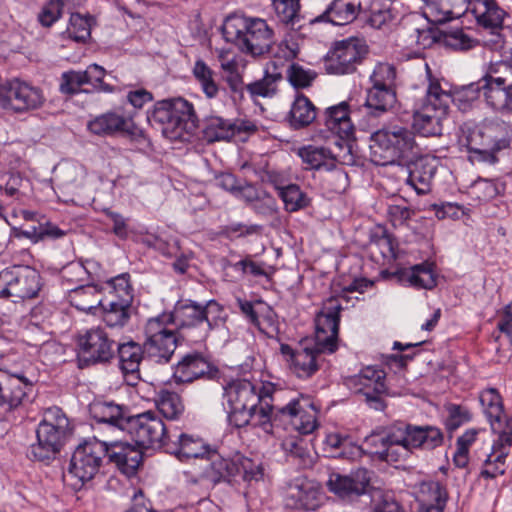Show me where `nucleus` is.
<instances>
[{"mask_svg": "<svg viewBox=\"0 0 512 512\" xmlns=\"http://www.w3.org/2000/svg\"><path fill=\"white\" fill-rule=\"evenodd\" d=\"M372 472L366 468H357L347 475L331 473L327 480L330 492L343 499H352L366 493Z\"/></svg>", "mask_w": 512, "mask_h": 512, "instance_id": "20", "label": "nucleus"}, {"mask_svg": "<svg viewBox=\"0 0 512 512\" xmlns=\"http://www.w3.org/2000/svg\"><path fill=\"white\" fill-rule=\"evenodd\" d=\"M408 177L406 183L417 194H427L431 190L432 180L436 173V161L428 156L418 157L407 165Z\"/></svg>", "mask_w": 512, "mask_h": 512, "instance_id": "28", "label": "nucleus"}, {"mask_svg": "<svg viewBox=\"0 0 512 512\" xmlns=\"http://www.w3.org/2000/svg\"><path fill=\"white\" fill-rule=\"evenodd\" d=\"M193 75L207 98H215L218 95L219 86L215 80V72L203 60L195 62Z\"/></svg>", "mask_w": 512, "mask_h": 512, "instance_id": "48", "label": "nucleus"}, {"mask_svg": "<svg viewBox=\"0 0 512 512\" xmlns=\"http://www.w3.org/2000/svg\"><path fill=\"white\" fill-rule=\"evenodd\" d=\"M368 53L365 41L349 37L336 41L327 53L324 66L328 74L345 75L356 71Z\"/></svg>", "mask_w": 512, "mask_h": 512, "instance_id": "12", "label": "nucleus"}, {"mask_svg": "<svg viewBox=\"0 0 512 512\" xmlns=\"http://www.w3.org/2000/svg\"><path fill=\"white\" fill-rule=\"evenodd\" d=\"M482 97L481 80L462 86L452 92L451 102L461 111L468 110L472 104Z\"/></svg>", "mask_w": 512, "mask_h": 512, "instance_id": "51", "label": "nucleus"}, {"mask_svg": "<svg viewBox=\"0 0 512 512\" xmlns=\"http://www.w3.org/2000/svg\"><path fill=\"white\" fill-rule=\"evenodd\" d=\"M78 357L86 366L90 364L108 363L116 353V342L102 327L86 330L78 337Z\"/></svg>", "mask_w": 512, "mask_h": 512, "instance_id": "14", "label": "nucleus"}, {"mask_svg": "<svg viewBox=\"0 0 512 512\" xmlns=\"http://www.w3.org/2000/svg\"><path fill=\"white\" fill-rule=\"evenodd\" d=\"M97 288L93 285L77 287L70 291V302L81 311H90L97 306L102 308V319L110 328L124 327L130 319L131 302L126 304L122 301L105 297L104 299H94L84 302L80 299L81 295L96 296Z\"/></svg>", "mask_w": 512, "mask_h": 512, "instance_id": "8", "label": "nucleus"}, {"mask_svg": "<svg viewBox=\"0 0 512 512\" xmlns=\"http://www.w3.org/2000/svg\"><path fill=\"white\" fill-rule=\"evenodd\" d=\"M33 384L34 380L25 371L11 373L0 369V407L10 411L20 406Z\"/></svg>", "mask_w": 512, "mask_h": 512, "instance_id": "19", "label": "nucleus"}, {"mask_svg": "<svg viewBox=\"0 0 512 512\" xmlns=\"http://www.w3.org/2000/svg\"><path fill=\"white\" fill-rule=\"evenodd\" d=\"M148 120L159 125L165 137L176 139L183 130L196 127L198 118L193 105L179 97L156 102Z\"/></svg>", "mask_w": 512, "mask_h": 512, "instance_id": "7", "label": "nucleus"}, {"mask_svg": "<svg viewBox=\"0 0 512 512\" xmlns=\"http://www.w3.org/2000/svg\"><path fill=\"white\" fill-rule=\"evenodd\" d=\"M240 474L238 463L223 458L215 449H212L198 463L195 475L191 483H206L214 487L221 482H229L233 477Z\"/></svg>", "mask_w": 512, "mask_h": 512, "instance_id": "16", "label": "nucleus"}, {"mask_svg": "<svg viewBox=\"0 0 512 512\" xmlns=\"http://www.w3.org/2000/svg\"><path fill=\"white\" fill-rule=\"evenodd\" d=\"M446 112L430 105H423L420 110L413 113V128L425 137L441 135V121Z\"/></svg>", "mask_w": 512, "mask_h": 512, "instance_id": "34", "label": "nucleus"}, {"mask_svg": "<svg viewBox=\"0 0 512 512\" xmlns=\"http://www.w3.org/2000/svg\"><path fill=\"white\" fill-rule=\"evenodd\" d=\"M445 411L447 412L445 426L450 432L457 430L460 426L469 422L471 419L469 409L458 404H446Z\"/></svg>", "mask_w": 512, "mask_h": 512, "instance_id": "58", "label": "nucleus"}, {"mask_svg": "<svg viewBox=\"0 0 512 512\" xmlns=\"http://www.w3.org/2000/svg\"><path fill=\"white\" fill-rule=\"evenodd\" d=\"M286 505L297 510L313 511L320 505V491L305 478H296L286 490Z\"/></svg>", "mask_w": 512, "mask_h": 512, "instance_id": "23", "label": "nucleus"}, {"mask_svg": "<svg viewBox=\"0 0 512 512\" xmlns=\"http://www.w3.org/2000/svg\"><path fill=\"white\" fill-rule=\"evenodd\" d=\"M401 280L415 288L432 289L436 285L434 273L428 264H418L404 269L401 271Z\"/></svg>", "mask_w": 512, "mask_h": 512, "instance_id": "47", "label": "nucleus"}, {"mask_svg": "<svg viewBox=\"0 0 512 512\" xmlns=\"http://www.w3.org/2000/svg\"><path fill=\"white\" fill-rule=\"evenodd\" d=\"M482 97L487 106L498 112L512 110V90L506 85L481 78Z\"/></svg>", "mask_w": 512, "mask_h": 512, "instance_id": "35", "label": "nucleus"}, {"mask_svg": "<svg viewBox=\"0 0 512 512\" xmlns=\"http://www.w3.org/2000/svg\"><path fill=\"white\" fill-rule=\"evenodd\" d=\"M441 43L453 50L466 51L476 45V41L467 35L462 29L442 31Z\"/></svg>", "mask_w": 512, "mask_h": 512, "instance_id": "54", "label": "nucleus"}, {"mask_svg": "<svg viewBox=\"0 0 512 512\" xmlns=\"http://www.w3.org/2000/svg\"><path fill=\"white\" fill-rule=\"evenodd\" d=\"M127 432L140 448L163 449L167 453V445L171 443L166 425L152 411L132 416Z\"/></svg>", "mask_w": 512, "mask_h": 512, "instance_id": "11", "label": "nucleus"}, {"mask_svg": "<svg viewBox=\"0 0 512 512\" xmlns=\"http://www.w3.org/2000/svg\"><path fill=\"white\" fill-rule=\"evenodd\" d=\"M388 439L386 448L376 452L380 460L396 463L406 458L409 452L412 451L410 446H408L407 438L401 425L390 428V438Z\"/></svg>", "mask_w": 512, "mask_h": 512, "instance_id": "36", "label": "nucleus"}, {"mask_svg": "<svg viewBox=\"0 0 512 512\" xmlns=\"http://www.w3.org/2000/svg\"><path fill=\"white\" fill-rule=\"evenodd\" d=\"M371 246L379 251L383 259L390 261L397 258L396 239L386 230H382L379 234L375 233L372 235Z\"/></svg>", "mask_w": 512, "mask_h": 512, "instance_id": "55", "label": "nucleus"}, {"mask_svg": "<svg viewBox=\"0 0 512 512\" xmlns=\"http://www.w3.org/2000/svg\"><path fill=\"white\" fill-rule=\"evenodd\" d=\"M316 72L305 69L297 63H292L287 70V78L295 88H306L315 80Z\"/></svg>", "mask_w": 512, "mask_h": 512, "instance_id": "60", "label": "nucleus"}, {"mask_svg": "<svg viewBox=\"0 0 512 512\" xmlns=\"http://www.w3.org/2000/svg\"><path fill=\"white\" fill-rule=\"evenodd\" d=\"M480 403L491 424L492 430L503 428V422L506 418L502 398L495 388L483 390L479 396Z\"/></svg>", "mask_w": 512, "mask_h": 512, "instance_id": "39", "label": "nucleus"}, {"mask_svg": "<svg viewBox=\"0 0 512 512\" xmlns=\"http://www.w3.org/2000/svg\"><path fill=\"white\" fill-rule=\"evenodd\" d=\"M472 0H425V13L434 17V21H444L453 16H460L469 11Z\"/></svg>", "mask_w": 512, "mask_h": 512, "instance_id": "38", "label": "nucleus"}, {"mask_svg": "<svg viewBox=\"0 0 512 512\" xmlns=\"http://www.w3.org/2000/svg\"><path fill=\"white\" fill-rule=\"evenodd\" d=\"M159 412L169 420H178L183 415L185 406L181 396L173 391L161 390L155 399Z\"/></svg>", "mask_w": 512, "mask_h": 512, "instance_id": "44", "label": "nucleus"}, {"mask_svg": "<svg viewBox=\"0 0 512 512\" xmlns=\"http://www.w3.org/2000/svg\"><path fill=\"white\" fill-rule=\"evenodd\" d=\"M402 429L407 438L411 450H433L442 446L444 442L443 432L436 426L403 424Z\"/></svg>", "mask_w": 512, "mask_h": 512, "instance_id": "29", "label": "nucleus"}, {"mask_svg": "<svg viewBox=\"0 0 512 512\" xmlns=\"http://www.w3.org/2000/svg\"><path fill=\"white\" fill-rule=\"evenodd\" d=\"M211 450L201 438L186 433L178 435L176 441L171 440L167 445V453L175 455L180 461L194 459L199 463Z\"/></svg>", "mask_w": 512, "mask_h": 512, "instance_id": "30", "label": "nucleus"}, {"mask_svg": "<svg viewBox=\"0 0 512 512\" xmlns=\"http://www.w3.org/2000/svg\"><path fill=\"white\" fill-rule=\"evenodd\" d=\"M40 274L28 266H13L0 272V298L13 302L32 299L41 289Z\"/></svg>", "mask_w": 512, "mask_h": 512, "instance_id": "10", "label": "nucleus"}, {"mask_svg": "<svg viewBox=\"0 0 512 512\" xmlns=\"http://www.w3.org/2000/svg\"><path fill=\"white\" fill-rule=\"evenodd\" d=\"M221 32L227 43L233 44L241 53L262 57L271 52L275 44L274 31L266 20L232 13L226 16Z\"/></svg>", "mask_w": 512, "mask_h": 512, "instance_id": "4", "label": "nucleus"}, {"mask_svg": "<svg viewBox=\"0 0 512 512\" xmlns=\"http://www.w3.org/2000/svg\"><path fill=\"white\" fill-rule=\"evenodd\" d=\"M63 2L61 0H52L48 2L38 15V19L43 26L49 27L56 22L62 13Z\"/></svg>", "mask_w": 512, "mask_h": 512, "instance_id": "63", "label": "nucleus"}, {"mask_svg": "<svg viewBox=\"0 0 512 512\" xmlns=\"http://www.w3.org/2000/svg\"><path fill=\"white\" fill-rule=\"evenodd\" d=\"M396 79V69L393 65L389 63H378L372 75L370 76V80L372 82V86L378 87H387L393 88L395 85Z\"/></svg>", "mask_w": 512, "mask_h": 512, "instance_id": "61", "label": "nucleus"}, {"mask_svg": "<svg viewBox=\"0 0 512 512\" xmlns=\"http://www.w3.org/2000/svg\"><path fill=\"white\" fill-rule=\"evenodd\" d=\"M66 33L69 38L76 42H85L91 34L90 24L88 20L80 14H71Z\"/></svg>", "mask_w": 512, "mask_h": 512, "instance_id": "59", "label": "nucleus"}, {"mask_svg": "<svg viewBox=\"0 0 512 512\" xmlns=\"http://www.w3.org/2000/svg\"><path fill=\"white\" fill-rule=\"evenodd\" d=\"M512 142V126L499 119H484L479 124L464 123L460 128L458 143L469 153V160L494 164L496 153Z\"/></svg>", "mask_w": 512, "mask_h": 512, "instance_id": "2", "label": "nucleus"}, {"mask_svg": "<svg viewBox=\"0 0 512 512\" xmlns=\"http://www.w3.org/2000/svg\"><path fill=\"white\" fill-rule=\"evenodd\" d=\"M106 456L127 476L136 473L143 459L142 450L138 445L123 441L107 443Z\"/></svg>", "mask_w": 512, "mask_h": 512, "instance_id": "24", "label": "nucleus"}, {"mask_svg": "<svg viewBox=\"0 0 512 512\" xmlns=\"http://www.w3.org/2000/svg\"><path fill=\"white\" fill-rule=\"evenodd\" d=\"M412 34L410 35L412 41L420 49L430 48L436 42H441V34L437 28L424 25L423 27L413 26Z\"/></svg>", "mask_w": 512, "mask_h": 512, "instance_id": "56", "label": "nucleus"}, {"mask_svg": "<svg viewBox=\"0 0 512 512\" xmlns=\"http://www.w3.org/2000/svg\"><path fill=\"white\" fill-rule=\"evenodd\" d=\"M275 387L271 384L254 383L247 379L230 382L224 389L229 406L228 419L231 425L261 427L272 432L274 422L292 426L299 434L308 435L318 427L316 408L312 399L302 394L283 406L274 402Z\"/></svg>", "mask_w": 512, "mask_h": 512, "instance_id": "1", "label": "nucleus"}, {"mask_svg": "<svg viewBox=\"0 0 512 512\" xmlns=\"http://www.w3.org/2000/svg\"><path fill=\"white\" fill-rule=\"evenodd\" d=\"M396 101V94L393 88L372 86L367 94L365 105L368 114L379 116L386 112Z\"/></svg>", "mask_w": 512, "mask_h": 512, "instance_id": "42", "label": "nucleus"}, {"mask_svg": "<svg viewBox=\"0 0 512 512\" xmlns=\"http://www.w3.org/2000/svg\"><path fill=\"white\" fill-rule=\"evenodd\" d=\"M72 431L73 426L61 408L53 406L45 409L36 429V442L29 447V458L36 461L55 459Z\"/></svg>", "mask_w": 512, "mask_h": 512, "instance_id": "6", "label": "nucleus"}, {"mask_svg": "<svg viewBox=\"0 0 512 512\" xmlns=\"http://www.w3.org/2000/svg\"><path fill=\"white\" fill-rule=\"evenodd\" d=\"M273 7L276 17L280 22L291 27L299 23V0H273Z\"/></svg>", "mask_w": 512, "mask_h": 512, "instance_id": "53", "label": "nucleus"}, {"mask_svg": "<svg viewBox=\"0 0 512 512\" xmlns=\"http://www.w3.org/2000/svg\"><path fill=\"white\" fill-rule=\"evenodd\" d=\"M277 193L284 203V209L289 212H297L310 206L311 199L297 184L277 185Z\"/></svg>", "mask_w": 512, "mask_h": 512, "instance_id": "43", "label": "nucleus"}, {"mask_svg": "<svg viewBox=\"0 0 512 512\" xmlns=\"http://www.w3.org/2000/svg\"><path fill=\"white\" fill-rule=\"evenodd\" d=\"M469 11L474 15L479 25L491 29L492 33L502 28L506 13L495 0H472Z\"/></svg>", "mask_w": 512, "mask_h": 512, "instance_id": "33", "label": "nucleus"}, {"mask_svg": "<svg viewBox=\"0 0 512 512\" xmlns=\"http://www.w3.org/2000/svg\"><path fill=\"white\" fill-rule=\"evenodd\" d=\"M281 352L288 356L290 370L298 377L307 379L314 375L319 369L318 357L324 352L318 349V345L300 344L295 349L287 344L281 345Z\"/></svg>", "mask_w": 512, "mask_h": 512, "instance_id": "21", "label": "nucleus"}, {"mask_svg": "<svg viewBox=\"0 0 512 512\" xmlns=\"http://www.w3.org/2000/svg\"><path fill=\"white\" fill-rule=\"evenodd\" d=\"M482 78L506 85L512 90V63L506 61L491 63Z\"/></svg>", "mask_w": 512, "mask_h": 512, "instance_id": "57", "label": "nucleus"}, {"mask_svg": "<svg viewBox=\"0 0 512 512\" xmlns=\"http://www.w3.org/2000/svg\"><path fill=\"white\" fill-rule=\"evenodd\" d=\"M87 128L97 136L133 134L134 122L121 113L109 111L90 120Z\"/></svg>", "mask_w": 512, "mask_h": 512, "instance_id": "27", "label": "nucleus"}, {"mask_svg": "<svg viewBox=\"0 0 512 512\" xmlns=\"http://www.w3.org/2000/svg\"><path fill=\"white\" fill-rule=\"evenodd\" d=\"M359 8L360 4L349 0H334L316 20L346 25L356 19Z\"/></svg>", "mask_w": 512, "mask_h": 512, "instance_id": "37", "label": "nucleus"}, {"mask_svg": "<svg viewBox=\"0 0 512 512\" xmlns=\"http://www.w3.org/2000/svg\"><path fill=\"white\" fill-rule=\"evenodd\" d=\"M103 289L107 291L106 297L124 302L133 301V289L129 283V274H120L105 282Z\"/></svg>", "mask_w": 512, "mask_h": 512, "instance_id": "50", "label": "nucleus"}, {"mask_svg": "<svg viewBox=\"0 0 512 512\" xmlns=\"http://www.w3.org/2000/svg\"><path fill=\"white\" fill-rule=\"evenodd\" d=\"M342 310L338 297L324 301L322 309L315 318V339L318 349L329 354L338 348V331L340 312Z\"/></svg>", "mask_w": 512, "mask_h": 512, "instance_id": "15", "label": "nucleus"}, {"mask_svg": "<svg viewBox=\"0 0 512 512\" xmlns=\"http://www.w3.org/2000/svg\"><path fill=\"white\" fill-rule=\"evenodd\" d=\"M289 116L291 126L296 129L302 128L315 120L316 108L305 95L301 94L294 100Z\"/></svg>", "mask_w": 512, "mask_h": 512, "instance_id": "45", "label": "nucleus"}, {"mask_svg": "<svg viewBox=\"0 0 512 512\" xmlns=\"http://www.w3.org/2000/svg\"><path fill=\"white\" fill-rule=\"evenodd\" d=\"M165 316L175 327L178 336L191 343L205 341L209 332L226 319L223 306L216 300L201 304L191 299H181L176 302L173 312Z\"/></svg>", "mask_w": 512, "mask_h": 512, "instance_id": "3", "label": "nucleus"}, {"mask_svg": "<svg viewBox=\"0 0 512 512\" xmlns=\"http://www.w3.org/2000/svg\"><path fill=\"white\" fill-rule=\"evenodd\" d=\"M106 452L107 443L97 439L79 444L71 457L68 476L77 479L80 484L90 481L99 471Z\"/></svg>", "mask_w": 512, "mask_h": 512, "instance_id": "13", "label": "nucleus"}, {"mask_svg": "<svg viewBox=\"0 0 512 512\" xmlns=\"http://www.w3.org/2000/svg\"><path fill=\"white\" fill-rule=\"evenodd\" d=\"M423 68L424 78L428 83L426 92L427 103L425 105H430L433 108H438L447 111L449 102L451 100L452 92H449L442 88L440 79L433 74L428 63L425 62L423 64Z\"/></svg>", "mask_w": 512, "mask_h": 512, "instance_id": "40", "label": "nucleus"}, {"mask_svg": "<svg viewBox=\"0 0 512 512\" xmlns=\"http://www.w3.org/2000/svg\"><path fill=\"white\" fill-rule=\"evenodd\" d=\"M281 448L286 456L302 468L311 467L313 458L304 441L297 436H287L281 442Z\"/></svg>", "mask_w": 512, "mask_h": 512, "instance_id": "46", "label": "nucleus"}, {"mask_svg": "<svg viewBox=\"0 0 512 512\" xmlns=\"http://www.w3.org/2000/svg\"><path fill=\"white\" fill-rule=\"evenodd\" d=\"M144 350L156 362H168L177 344V331L165 314L151 318L145 325Z\"/></svg>", "mask_w": 512, "mask_h": 512, "instance_id": "9", "label": "nucleus"}, {"mask_svg": "<svg viewBox=\"0 0 512 512\" xmlns=\"http://www.w3.org/2000/svg\"><path fill=\"white\" fill-rule=\"evenodd\" d=\"M87 84L82 71H68L61 76L60 91L63 94H76L81 91V87Z\"/></svg>", "mask_w": 512, "mask_h": 512, "instance_id": "62", "label": "nucleus"}, {"mask_svg": "<svg viewBox=\"0 0 512 512\" xmlns=\"http://www.w3.org/2000/svg\"><path fill=\"white\" fill-rule=\"evenodd\" d=\"M326 128L341 139H349L354 133L349 105L341 102L326 109L323 119Z\"/></svg>", "mask_w": 512, "mask_h": 512, "instance_id": "32", "label": "nucleus"}, {"mask_svg": "<svg viewBox=\"0 0 512 512\" xmlns=\"http://www.w3.org/2000/svg\"><path fill=\"white\" fill-rule=\"evenodd\" d=\"M298 156L306 165L305 169L331 172L329 181L335 182L334 190L340 192L347 186L348 176L342 169H336V158L328 148L323 146L308 145L298 150Z\"/></svg>", "mask_w": 512, "mask_h": 512, "instance_id": "17", "label": "nucleus"}, {"mask_svg": "<svg viewBox=\"0 0 512 512\" xmlns=\"http://www.w3.org/2000/svg\"><path fill=\"white\" fill-rule=\"evenodd\" d=\"M385 376L383 370L367 366L351 380L356 392L364 397V401L370 408L377 411H382L385 408L383 400V395L387 392Z\"/></svg>", "mask_w": 512, "mask_h": 512, "instance_id": "18", "label": "nucleus"}, {"mask_svg": "<svg viewBox=\"0 0 512 512\" xmlns=\"http://www.w3.org/2000/svg\"><path fill=\"white\" fill-rule=\"evenodd\" d=\"M232 121L218 116L206 118L202 127V138L207 143L228 141L234 137Z\"/></svg>", "mask_w": 512, "mask_h": 512, "instance_id": "41", "label": "nucleus"}, {"mask_svg": "<svg viewBox=\"0 0 512 512\" xmlns=\"http://www.w3.org/2000/svg\"><path fill=\"white\" fill-rule=\"evenodd\" d=\"M416 512H444L448 500L446 488L438 481H427L420 485Z\"/></svg>", "mask_w": 512, "mask_h": 512, "instance_id": "31", "label": "nucleus"}, {"mask_svg": "<svg viewBox=\"0 0 512 512\" xmlns=\"http://www.w3.org/2000/svg\"><path fill=\"white\" fill-rule=\"evenodd\" d=\"M218 373L216 366L200 352L188 353L182 357L174 369L176 383H191L200 378H213Z\"/></svg>", "mask_w": 512, "mask_h": 512, "instance_id": "22", "label": "nucleus"}, {"mask_svg": "<svg viewBox=\"0 0 512 512\" xmlns=\"http://www.w3.org/2000/svg\"><path fill=\"white\" fill-rule=\"evenodd\" d=\"M281 78L279 73L266 72L263 78L247 84L245 90L252 99L273 97L277 92V82Z\"/></svg>", "mask_w": 512, "mask_h": 512, "instance_id": "49", "label": "nucleus"}, {"mask_svg": "<svg viewBox=\"0 0 512 512\" xmlns=\"http://www.w3.org/2000/svg\"><path fill=\"white\" fill-rule=\"evenodd\" d=\"M116 351L125 383L135 387L141 379L139 366L143 359L144 346L142 347L140 344L130 341L116 344Z\"/></svg>", "mask_w": 512, "mask_h": 512, "instance_id": "26", "label": "nucleus"}, {"mask_svg": "<svg viewBox=\"0 0 512 512\" xmlns=\"http://www.w3.org/2000/svg\"><path fill=\"white\" fill-rule=\"evenodd\" d=\"M369 147L372 161L381 166L412 158L420 151L414 132L398 124L373 132Z\"/></svg>", "mask_w": 512, "mask_h": 512, "instance_id": "5", "label": "nucleus"}, {"mask_svg": "<svg viewBox=\"0 0 512 512\" xmlns=\"http://www.w3.org/2000/svg\"><path fill=\"white\" fill-rule=\"evenodd\" d=\"M401 13L389 6L387 8L372 10L368 23L376 29L390 30L402 21Z\"/></svg>", "mask_w": 512, "mask_h": 512, "instance_id": "52", "label": "nucleus"}, {"mask_svg": "<svg viewBox=\"0 0 512 512\" xmlns=\"http://www.w3.org/2000/svg\"><path fill=\"white\" fill-rule=\"evenodd\" d=\"M89 411L93 419L98 423L127 431L132 416L127 406L117 404L113 401H95Z\"/></svg>", "mask_w": 512, "mask_h": 512, "instance_id": "25", "label": "nucleus"}, {"mask_svg": "<svg viewBox=\"0 0 512 512\" xmlns=\"http://www.w3.org/2000/svg\"><path fill=\"white\" fill-rule=\"evenodd\" d=\"M298 52V45L295 42L283 40L276 47L272 45L271 52L268 54H272L278 60L290 61L297 57Z\"/></svg>", "mask_w": 512, "mask_h": 512, "instance_id": "64", "label": "nucleus"}]
</instances>
